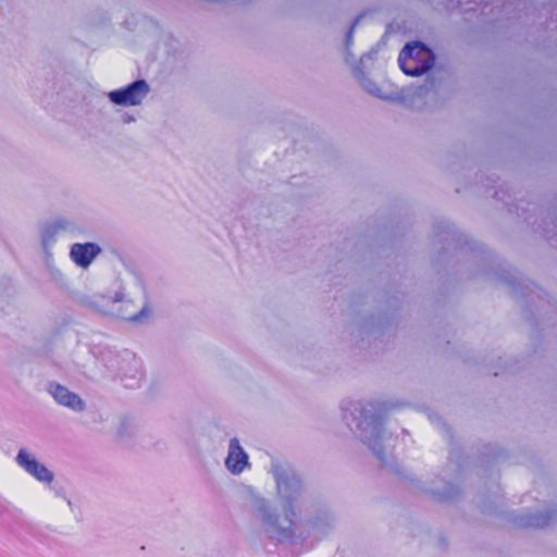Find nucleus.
Here are the masks:
<instances>
[{"mask_svg": "<svg viewBox=\"0 0 557 557\" xmlns=\"http://www.w3.org/2000/svg\"><path fill=\"white\" fill-rule=\"evenodd\" d=\"M49 392L54 400L62 406L69 407L75 411H82L85 407L81 397L77 394L69 391L63 385L51 384Z\"/></svg>", "mask_w": 557, "mask_h": 557, "instance_id": "39448f33", "label": "nucleus"}, {"mask_svg": "<svg viewBox=\"0 0 557 557\" xmlns=\"http://www.w3.org/2000/svg\"><path fill=\"white\" fill-rule=\"evenodd\" d=\"M17 463L30 475L40 482L51 483L53 474L44 465L39 463L33 456L21 449L16 457Z\"/></svg>", "mask_w": 557, "mask_h": 557, "instance_id": "7ed1b4c3", "label": "nucleus"}, {"mask_svg": "<svg viewBox=\"0 0 557 557\" xmlns=\"http://www.w3.org/2000/svg\"><path fill=\"white\" fill-rule=\"evenodd\" d=\"M225 463L227 469L234 474L240 473L248 463V456L239 445L237 438H232L230 442V449Z\"/></svg>", "mask_w": 557, "mask_h": 557, "instance_id": "423d86ee", "label": "nucleus"}, {"mask_svg": "<svg viewBox=\"0 0 557 557\" xmlns=\"http://www.w3.org/2000/svg\"><path fill=\"white\" fill-rule=\"evenodd\" d=\"M296 512L289 507L285 511V520L287 521V527H282L278 523V517L273 515H268L265 517V521L271 524L275 529L276 537L281 541L287 540L292 537V529L295 525Z\"/></svg>", "mask_w": 557, "mask_h": 557, "instance_id": "0eeeda50", "label": "nucleus"}, {"mask_svg": "<svg viewBox=\"0 0 557 557\" xmlns=\"http://www.w3.org/2000/svg\"><path fill=\"white\" fill-rule=\"evenodd\" d=\"M434 62L432 51L421 42L407 44L398 55V64L408 76H420L428 72Z\"/></svg>", "mask_w": 557, "mask_h": 557, "instance_id": "f257e3e1", "label": "nucleus"}, {"mask_svg": "<svg viewBox=\"0 0 557 557\" xmlns=\"http://www.w3.org/2000/svg\"><path fill=\"white\" fill-rule=\"evenodd\" d=\"M100 252L101 248L95 243H76L71 247L70 257L76 265L87 269Z\"/></svg>", "mask_w": 557, "mask_h": 557, "instance_id": "20e7f679", "label": "nucleus"}, {"mask_svg": "<svg viewBox=\"0 0 557 557\" xmlns=\"http://www.w3.org/2000/svg\"><path fill=\"white\" fill-rule=\"evenodd\" d=\"M148 91V84L144 79H139L125 88L110 91L109 99L117 106L134 107L141 103Z\"/></svg>", "mask_w": 557, "mask_h": 557, "instance_id": "f03ea898", "label": "nucleus"}]
</instances>
